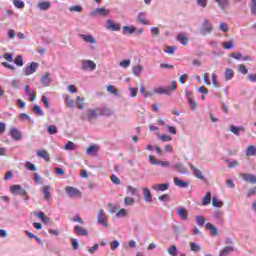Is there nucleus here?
I'll return each instance as SVG.
<instances>
[{
    "label": "nucleus",
    "instance_id": "f257e3e1",
    "mask_svg": "<svg viewBox=\"0 0 256 256\" xmlns=\"http://www.w3.org/2000/svg\"><path fill=\"white\" fill-rule=\"evenodd\" d=\"M101 116V108L87 109L82 115V121H93Z\"/></svg>",
    "mask_w": 256,
    "mask_h": 256
},
{
    "label": "nucleus",
    "instance_id": "f03ea898",
    "mask_svg": "<svg viewBox=\"0 0 256 256\" xmlns=\"http://www.w3.org/2000/svg\"><path fill=\"white\" fill-rule=\"evenodd\" d=\"M80 69L82 71H95L97 69V64L93 60H81Z\"/></svg>",
    "mask_w": 256,
    "mask_h": 256
},
{
    "label": "nucleus",
    "instance_id": "7ed1b4c3",
    "mask_svg": "<svg viewBox=\"0 0 256 256\" xmlns=\"http://www.w3.org/2000/svg\"><path fill=\"white\" fill-rule=\"evenodd\" d=\"M209 33H213V25L208 19H205L202 23L200 34L205 36L209 35Z\"/></svg>",
    "mask_w": 256,
    "mask_h": 256
},
{
    "label": "nucleus",
    "instance_id": "20e7f679",
    "mask_svg": "<svg viewBox=\"0 0 256 256\" xmlns=\"http://www.w3.org/2000/svg\"><path fill=\"white\" fill-rule=\"evenodd\" d=\"M65 191L70 199L81 198V190L73 186H66Z\"/></svg>",
    "mask_w": 256,
    "mask_h": 256
},
{
    "label": "nucleus",
    "instance_id": "39448f33",
    "mask_svg": "<svg viewBox=\"0 0 256 256\" xmlns=\"http://www.w3.org/2000/svg\"><path fill=\"white\" fill-rule=\"evenodd\" d=\"M97 223L98 225H102V227H109V223H107V214L103 209L98 210Z\"/></svg>",
    "mask_w": 256,
    "mask_h": 256
},
{
    "label": "nucleus",
    "instance_id": "423d86ee",
    "mask_svg": "<svg viewBox=\"0 0 256 256\" xmlns=\"http://www.w3.org/2000/svg\"><path fill=\"white\" fill-rule=\"evenodd\" d=\"M37 69H39V63L32 62L29 66L24 67L23 73L24 75H26V77H29V75H33V73H36Z\"/></svg>",
    "mask_w": 256,
    "mask_h": 256
},
{
    "label": "nucleus",
    "instance_id": "0eeeda50",
    "mask_svg": "<svg viewBox=\"0 0 256 256\" xmlns=\"http://www.w3.org/2000/svg\"><path fill=\"white\" fill-rule=\"evenodd\" d=\"M9 135L14 141H21L23 139V133L14 126L10 127Z\"/></svg>",
    "mask_w": 256,
    "mask_h": 256
},
{
    "label": "nucleus",
    "instance_id": "6e6552de",
    "mask_svg": "<svg viewBox=\"0 0 256 256\" xmlns=\"http://www.w3.org/2000/svg\"><path fill=\"white\" fill-rule=\"evenodd\" d=\"M10 193L12 195L27 196V191L19 184H14L10 187Z\"/></svg>",
    "mask_w": 256,
    "mask_h": 256
},
{
    "label": "nucleus",
    "instance_id": "1a4fd4ad",
    "mask_svg": "<svg viewBox=\"0 0 256 256\" xmlns=\"http://www.w3.org/2000/svg\"><path fill=\"white\" fill-rule=\"evenodd\" d=\"M106 29H108V31H121V24L115 22L114 20L108 19Z\"/></svg>",
    "mask_w": 256,
    "mask_h": 256
},
{
    "label": "nucleus",
    "instance_id": "9d476101",
    "mask_svg": "<svg viewBox=\"0 0 256 256\" xmlns=\"http://www.w3.org/2000/svg\"><path fill=\"white\" fill-rule=\"evenodd\" d=\"M185 95L188 99V103L190 105V109L192 111L197 110V102H195V98L193 97V92L191 91H185Z\"/></svg>",
    "mask_w": 256,
    "mask_h": 256
},
{
    "label": "nucleus",
    "instance_id": "9b49d317",
    "mask_svg": "<svg viewBox=\"0 0 256 256\" xmlns=\"http://www.w3.org/2000/svg\"><path fill=\"white\" fill-rule=\"evenodd\" d=\"M148 159L151 163V165H161V167H170L171 163L169 161H161V160H156L155 156L149 155Z\"/></svg>",
    "mask_w": 256,
    "mask_h": 256
},
{
    "label": "nucleus",
    "instance_id": "f8f14e48",
    "mask_svg": "<svg viewBox=\"0 0 256 256\" xmlns=\"http://www.w3.org/2000/svg\"><path fill=\"white\" fill-rule=\"evenodd\" d=\"M74 233L78 235V237H87L89 235V231L79 225L74 226Z\"/></svg>",
    "mask_w": 256,
    "mask_h": 256
},
{
    "label": "nucleus",
    "instance_id": "ddd939ff",
    "mask_svg": "<svg viewBox=\"0 0 256 256\" xmlns=\"http://www.w3.org/2000/svg\"><path fill=\"white\" fill-rule=\"evenodd\" d=\"M177 215L182 221H187L189 219V212L184 207H179L177 209Z\"/></svg>",
    "mask_w": 256,
    "mask_h": 256
},
{
    "label": "nucleus",
    "instance_id": "4468645a",
    "mask_svg": "<svg viewBox=\"0 0 256 256\" xmlns=\"http://www.w3.org/2000/svg\"><path fill=\"white\" fill-rule=\"evenodd\" d=\"M190 169L192 170L194 177H196V179H200V181H205V176L203 175V172H201L200 169L195 167L193 164H190Z\"/></svg>",
    "mask_w": 256,
    "mask_h": 256
},
{
    "label": "nucleus",
    "instance_id": "2eb2a0df",
    "mask_svg": "<svg viewBox=\"0 0 256 256\" xmlns=\"http://www.w3.org/2000/svg\"><path fill=\"white\" fill-rule=\"evenodd\" d=\"M229 129L230 132L233 133V135H236V137H239L241 133H245V127L243 126L230 125Z\"/></svg>",
    "mask_w": 256,
    "mask_h": 256
},
{
    "label": "nucleus",
    "instance_id": "dca6fc26",
    "mask_svg": "<svg viewBox=\"0 0 256 256\" xmlns=\"http://www.w3.org/2000/svg\"><path fill=\"white\" fill-rule=\"evenodd\" d=\"M91 15L92 17H97V15H100L101 17H107L109 15V10L105 8H97L91 12Z\"/></svg>",
    "mask_w": 256,
    "mask_h": 256
},
{
    "label": "nucleus",
    "instance_id": "f3484780",
    "mask_svg": "<svg viewBox=\"0 0 256 256\" xmlns=\"http://www.w3.org/2000/svg\"><path fill=\"white\" fill-rule=\"evenodd\" d=\"M151 189L153 191H167V189H169V183H157L152 185Z\"/></svg>",
    "mask_w": 256,
    "mask_h": 256
},
{
    "label": "nucleus",
    "instance_id": "a211bd4d",
    "mask_svg": "<svg viewBox=\"0 0 256 256\" xmlns=\"http://www.w3.org/2000/svg\"><path fill=\"white\" fill-rule=\"evenodd\" d=\"M142 193L146 203H153V195L151 194V190H149V188H143Z\"/></svg>",
    "mask_w": 256,
    "mask_h": 256
},
{
    "label": "nucleus",
    "instance_id": "6ab92c4d",
    "mask_svg": "<svg viewBox=\"0 0 256 256\" xmlns=\"http://www.w3.org/2000/svg\"><path fill=\"white\" fill-rule=\"evenodd\" d=\"M240 177L246 181V183H252V184H255L256 183V175L254 174H247V173H244V174H241Z\"/></svg>",
    "mask_w": 256,
    "mask_h": 256
},
{
    "label": "nucleus",
    "instance_id": "aec40b11",
    "mask_svg": "<svg viewBox=\"0 0 256 256\" xmlns=\"http://www.w3.org/2000/svg\"><path fill=\"white\" fill-rule=\"evenodd\" d=\"M135 31H137V28L134 25L122 27L123 35H133Z\"/></svg>",
    "mask_w": 256,
    "mask_h": 256
},
{
    "label": "nucleus",
    "instance_id": "412c9836",
    "mask_svg": "<svg viewBox=\"0 0 256 256\" xmlns=\"http://www.w3.org/2000/svg\"><path fill=\"white\" fill-rule=\"evenodd\" d=\"M100 115H103L104 117H111L115 115V111L111 108L102 107L100 108Z\"/></svg>",
    "mask_w": 256,
    "mask_h": 256
},
{
    "label": "nucleus",
    "instance_id": "4be33fe9",
    "mask_svg": "<svg viewBox=\"0 0 256 256\" xmlns=\"http://www.w3.org/2000/svg\"><path fill=\"white\" fill-rule=\"evenodd\" d=\"M40 83H42V85L44 87H49L50 83H51V77L49 72H46L40 79Z\"/></svg>",
    "mask_w": 256,
    "mask_h": 256
},
{
    "label": "nucleus",
    "instance_id": "5701e85b",
    "mask_svg": "<svg viewBox=\"0 0 256 256\" xmlns=\"http://www.w3.org/2000/svg\"><path fill=\"white\" fill-rule=\"evenodd\" d=\"M80 37L85 41L86 43H90L91 45L97 44V39L93 37V35H85L81 34Z\"/></svg>",
    "mask_w": 256,
    "mask_h": 256
},
{
    "label": "nucleus",
    "instance_id": "b1692460",
    "mask_svg": "<svg viewBox=\"0 0 256 256\" xmlns=\"http://www.w3.org/2000/svg\"><path fill=\"white\" fill-rule=\"evenodd\" d=\"M174 185H176L177 187H180L181 189H187V187H189L188 182H185V181L179 179L178 177L174 178Z\"/></svg>",
    "mask_w": 256,
    "mask_h": 256
},
{
    "label": "nucleus",
    "instance_id": "393cba45",
    "mask_svg": "<svg viewBox=\"0 0 256 256\" xmlns=\"http://www.w3.org/2000/svg\"><path fill=\"white\" fill-rule=\"evenodd\" d=\"M206 229L208 231H210V234L215 237L219 234V230L217 229V227H215V225H213L212 223H207L205 225Z\"/></svg>",
    "mask_w": 256,
    "mask_h": 256
},
{
    "label": "nucleus",
    "instance_id": "a878e982",
    "mask_svg": "<svg viewBox=\"0 0 256 256\" xmlns=\"http://www.w3.org/2000/svg\"><path fill=\"white\" fill-rule=\"evenodd\" d=\"M233 251H235V248L233 246H226L220 251L219 256H229L231 255V253H233Z\"/></svg>",
    "mask_w": 256,
    "mask_h": 256
},
{
    "label": "nucleus",
    "instance_id": "bb28decb",
    "mask_svg": "<svg viewBox=\"0 0 256 256\" xmlns=\"http://www.w3.org/2000/svg\"><path fill=\"white\" fill-rule=\"evenodd\" d=\"M246 157H255L256 155V146L249 145L245 150Z\"/></svg>",
    "mask_w": 256,
    "mask_h": 256
},
{
    "label": "nucleus",
    "instance_id": "cd10ccee",
    "mask_svg": "<svg viewBox=\"0 0 256 256\" xmlns=\"http://www.w3.org/2000/svg\"><path fill=\"white\" fill-rule=\"evenodd\" d=\"M223 215H224L223 211L216 210L214 212V219H216V221H218V223L223 224V223H225V218H223Z\"/></svg>",
    "mask_w": 256,
    "mask_h": 256
},
{
    "label": "nucleus",
    "instance_id": "c85d7f7f",
    "mask_svg": "<svg viewBox=\"0 0 256 256\" xmlns=\"http://www.w3.org/2000/svg\"><path fill=\"white\" fill-rule=\"evenodd\" d=\"M177 41H179V43H182L183 45L187 46L189 43V38L185 35V33L180 32L177 36Z\"/></svg>",
    "mask_w": 256,
    "mask_h": 256
},
{
    "label": "nucleus",
    "instance_id": "c756f323",
    "mask_svg": "<svg viewBox=\"0 0 256 256\" xmlns=\"http://www.w3.org/2000/svg\"><path fill=\"white\" fill-rule=\"evenodd\" d=\"M140 93H141V95H143V97L145 99H147V98L153 97V95H155V90L154 91L145 90V87L140 86Z\"/></svg>",
    "mask_w": 256,
    "mask_h": 256
},
{
    "label": "nucleus",
    "instance_id": "7c9ffc66",
    "mask_svg": "<svg viewBox=\"0 0 256 256\" xmlns=\"http://www.w3.org/2000/svg\"><path fill=\"white\" fill-rule=\"evenodd\" d=\"M37 7L40 11H48L51 7V2L49 1L39 2Z\"/></svg>",
    "mask_w": 256,
    "mask_h": 256
},
{
    "label": "nucleus",
    "instance_id": "2f4dec72",
    "mask_svg": "<svg viewBox=\"0 0 256 256\" xmlns=\"http://www.w3.org/2000/svg\"><path fill=\"white\" fill-rule=\"evenodd\" d=\"M154 93H156L157 95H171L167 86L155 88Z\"/></svg>",
    "mask_w": 256,
    "mask_h": 256
},
{
    "label": "nucleus",
    "instance_id": "473e14b6",
    "mask_svg": "<svg viewBox=\"0 0 256 256\" xmlns=\"http://www.w3.org/2000/svg\"><path fill=\"white\" fill-rule=\"evenodd\" d=\"M98 152H99V147L97 145H90L86 149V154L87 155H97Z\"/></svg>",
    "mask_w": 256,
    "mask_h": 256
},
{
    "label": "nucleus",
    "instance_id": "72a5a7b5",
    "mask_svg": "<svg viewBox=\"0 0 256 256\" xmlns=\"http://www.w3.org/2000/svg\"><path fill=\"white\" fill-rule=\"evenodd\" d=\"M36 155L40 157V159H44V161H49V153L47 150H37Z\"/></svg>",
    "mask_w": 256,
    "mask_h": 256
},
{
    "label": "nucleus",
    "instance_id": "f704fd0d",
    "mask_svg": "<svg viewBox=\"0 0 256 256\" xmlns=\"http://www.w3.org/2000/svg\"><path fill=\"white\" fill-rule=\"evenodd\" d=\"M174 169L175 171H177L178 173H181L182 175H185L187 173V169H185V166L183 165V163H176L174 165Z\"/></svg>",
    "mask_w": 256,
    "mask_h": 256
},
{
    "label": "nucleus",
    "instance_id": "c9c22d12",
    "mask_svg": "<svg viewBox=\"0 0 256 256\" xmlns=\"http://www.w3.org/2000/svg\"><path fill=\"white\" fill-rule=\"evenodd\" d=\"M147 13L145 12H140L138 15H137V20L139 21V23H141L142 25H149V21H147L145 19Z\"/></svg>",
    "mask_w": 256,
    "mask_h": 256
},
{
    "label": "nucleus",
    "instance_id": "e433bc0d",
    "mask_svg": "<svg viewBox=\"0 0 256 256\" xmlns=\"http://www.w3.org/2000/svg\"><path fill=\"white\" fill-rule=\"evenodd\" d=\"M44 199L48 201V199H51V186H44L42 188Z\"/></svg>",
    "mask_w": 256,
    "mask_h": 256
},
{
    "label": "nucleus",
    "instance_id": "4c0bfd02",
    "mask_svg": "<svg viewBox=\"0 0 256 256\" xmlns=\"http://www.w3.org/2000/svg\"><path fill=\"white\" fill-rule=\"evenodd\" d=\"M234 75H235V71H233V69L227 68L225 70V80L226 81H231V79H233Z\"/></svg>",
    "mask_w": 256,
    "mask_h": 256
},
{
    "label": "nucleus",
    "instance_id": "58836bf2",
    "mask_svg": "<svg viewBox=\"0 0 256 256\" xmlns=\"http://www.w3.org/2000/svg\"><path fill=\"white\" fill-rule=\"evenodd\" d=\"M132 72L133 75H135V77H139V75H141V73H143V66L141 65H136L132 68Z\"/></svg>",
    "mask_w": 256,
    "mask_h": 256
},
{
    "label": "nucleus",
    "instance_id": "ea45409f",
    "mask_svg": "<svg viewBox=\"0 0 256 256\" xmlns=\"http://www.w3.org/2000/svg\"><path fill=\"white\" fill-rule=\"evenodd\" d=\"M211 204V192H207L202 200V205L207 207V205Z\"/></svg>",
    "mask_w": 256,
    "mask_h": 256
},
{
    "label": "nucleus",
    "instance_id": "a19ab883",
    "mask_svg": "<svg viewBox=\"0 0 256 256\" xmlns=\"http://www.w3.org/2000/svg\"><path fill=\"white\" fill-rule=\"evenodd\" d=\"M138 191H139V190H137V188H135V187H133V186H131V185H128V186L126 187V193H127V195H134V196H136L137 193H138Z\"/></svg>",
    "mask_w": 256,
    "mask_h": 256
},
{
    "label": "nucleus",
    "instance_id": "79ce46f5",
    "mask_svg": "<svg viewBox=\"0 0 256 256\" xmlns=\"http://www.w3.org/2000/svg\"><path fill=\"white\" fill-rule=\"evenodd\" d=\"M32 111H33V113H35V115H40L41 117H43V115H45V112L42 111L41 106H39V105H34L32 107Z\"/></svg>",
    "mask_w": 256,
    "mask_h": 256
},
{
    "label": "nucleus",
    "instance_id": "37998d69",
    "mask_svg": "<svg viewBox=\"0 0 256 256\" xmlns=\"http://www.w3.org/2000/svg\"><path fill=\"white\" fill-rule=\"evenodd\" d=\"M124 205H126V207H131L132 205H135V198L129 196L125 197Z\"/></svg>",
    "mask_w": 256,
    "mask_h": 256
},
{
    "label": "nucleus",
    "instance_id": "c03bdc74",
    "mask_svg": "<svg viewBox=\"0 0 256 256\" xmlns=\"http://www.w3.org/2000/svg\"><path fill=\"white\" fill-rule=\"evenodd\" d=\"M225 163L228 164L229 169H234L235 167H239V161L237 160H225Z\"/></svg>",
    "mask_w": 256,
    "mask_h": 256
},
{
    "label": "nucleus",
    "instance_id": "a18cd8bd",
    "mask_svg": "<svg viewBox=\"0 0 256 256\" xmlns=\"http://www.w3.org/2000/svg\"><path fill=\"white\" fill-rule=\"evenodd\" d=\"M106 91H108V93H111L112 95H115V97H119V92L117 91V89H115V86L113 85H108Z\"/></svg>",
    "mask_w": 256,
    "mask_h": 256
},
{
    "label": "nucleus",
    "instance_id": "49530a36",
    "mask_svg": "<svg viewBox=\"0 0 256 256\" xmlns=\"http://www.w3.org/2000/svg\"><path fill=\"white\" fill-rule=\"evenodd\" d=\"M216 3H218L220 9H227L229 7V0H216Z\"/></svg>",
    "mask_w": 256,
    "mask_h": 256
},
{
    "label": "nucleus",
    "instance_id": "de8ad7c7",
    "mask_svg": "<svg viewBox=\"0 0 256 256\" xmlns=\"http://www.w3.org/2000/svg\"><path fill=\"white\" fill-rule=\"evenodd\" d=\"M212 205L213 207H217L218 209H220V207H223V202L214 196L212 198Z\"/></svg>",
    "mask_w": 256,
    "mask_h": 256
},
{
    "label": "nucleus",
    "instance_id": "09e8293b",
    "mask_svg": "<svg viewBox=\"0 0 256 256\" xmlns=\"http://www.w3.org/2000/svg\"><path fill=\"white\" fill-rule=\"evenodd\" d=\"M64 149L66 151H75V149H77V147L75 146V143H73L72 141H68L66 143V145L64 146Z\"/></svg>",
    "mask_w": 256,
    "mask_h": 256
},
{
    "label": "nucleus",
    "instance_id": "8fccbe9b",
    "mask_svg": "<svg viewBox=\"0 0 256 256\" xmlns=\"http://www.w3.org/2000/svg\"><path fill=\"white\" fill-rule=\"evenodd\" d=\"M190 249L194 253H199V251H201V246L199 244L195 243V242H191L190 243Z\"/></svg>",
    "mask_w": 256,
    "mask_h": 256
},
{
    "label": "nucleus",
    "instance_id": "3c124183",
    "mask_svg": "<svg viewBox=\"0 0 256 256\" xmlns=\"http://www.w3.org/2000/svg\"><path fill=\"white\" fill-rule=\"evenodd\" d=\"M13 5L16 9H23L25 7V2L22 0H13Z\"/></svg>",
    "mask_w": 256,
    "mask_h": 256
},
{
    "label": "nucleus",
    "instance_id": "603ef678",
    "mask_svg": "<svg viewBox=\"0 0 256 256\" xmlns=\"http://www.w3.org/2000/svg\"><path fill=\"white\" fill-rule=\"evenodd\" d=\"M176 50H177V47H175V46H166L164 48V52L168 53V55H173Z\"/></svg>",
    "mask_w": 256,
    "mask_h": 256
},
{
    "label": "nucleus",
    "instance_id": "864d4df0",
    "mask_svg": "<svg viewBox=\"0 0 256 256\" xmlns=\"http://www.w3.org/2000/svg\"><path fill=\"white\" fill-rule=\"evenodd\" d=\"M219 29L220 31H222V33H228L229 32V25L225 22H221L219 25Z\"/></svg>",
    "mask_w": 256,
    "mask_h": 256
},
{
    "label": "nucleus",
    "instance_id": "5fc2aeb1",
    "mask_svg": "<svg viewBox=\"0 0 256 256\" xmlns=\"http://www.w3.org/2000/svg\"><path fill=\"white\" fill-rule=\"evenodd\" d=\"M249 7L251 15H256V0H251Z\"/></svg>",
    "mask_w": 256,
    "mask_h": 256
},
{
    "label": "nucleus",
    "instance_id": "6e6d98bb",
    "mask_svg": "<svg viewBox=\"0 0 256 256\" xmlns=\"http://www.w3.org/2000/svg\"><path fill=\"white\" fill-rule=\"evenodd\" d=\"M196 223L199 225V227H205V217L196 216Z\"/></svg>",
    "mask_w": 256,
    "mask_h": 256
},
{
    "label": "nucleus",
    "instance_id": "4d7b16f0",
    "mask_svg": "<svg viewBox=\"0 0 256 256\" xmlns=\"http://www.w3.org/2000/svg\"><path fill=\"white\" fill-rule=\"evenodd\" d=\"M76 105H77L78 109H84L85 104L83 103V98H81V96H78L76 98Z\"/></svg>",
    "mask_w": 256,
    "mask_h": 256
},
{
    "label": "nucleus",
    "instance_id": "13d9d810",
    "mask_svg": "<svg viewBox=\"0 0 256 256\" xmlns=\"http://www.w3.org/2000/svg\"><path fill=\"white\" fill-rule=\"evenodd\" d=\"M14 63L18 67H23V56H21V55L16 56Z\"/></svg>",
    "mask_w": 256,
    "mask_h": 256
},
{
    "label": "nucleus",
    "instance_id": "bf43d9fd",
    "mask_svg": "<svg viewBox=\"0 0 256 256\" xmlns=\"http://www.w3.org/2000/svg\"><path fill=\"white\" fill-rule=\"evenodd\" d=\"M47 131H48L49 135H56V133H57V126L50 125V126H48Z\"/></svg>",
    "mask_w": 256,
    "mask_h": 256
},
{
    "label": "nucleus",
    "instance_id": "052dcab7",
    "mask_svg": "<svg viewBox=\"0 0 256 256\" xmlns=\"http://www.w3.org/2000/svg\"><path fill=\"white\" fill-rule=\"evenodd\" d=\"M65 103H66L67 107H70L71 109H73V107H75V102L73 100H71V98L69 96L65 97Z\"/></svg>",
    "mask_w": 256,
    "mask_h": 256
},
{
    "label": "nucleus",
    "instance_id": "680f3d73",
    "mask_svg": "<svg viewBox=\"0 0 256 256\" xmlns=\"http://www.w3.org/2000/svg\"><path fill=\"white\" fill-rule=\"evenodd\" d=\"M131 66V60L130 59H126L120 62V67H122L123 69H127V67Z\"/></svg>",
    "mask_w": 256,
    "mask_h": 256
},
{
    "label": "nucleus",
    "instance_id": "e2e57ef3",
    "mask_svg": "<svg viewBox=\"0 0 256 256\" xmlns=\"http://www.w3.org/2000/svg\"><path fill=\"white\" fill-rule=\"evenodd\" d=\"M119 245H121V243H119V240H114V241L110 242L111 251H115V249H117L119 247Z\"/></svg>",
    "mask_w": 256,
    "mask_h": 256
},
{
    "label": "nucleus",
    "instance_id": "0e129e2a",
    "mask_svg": "<svg viewBox=\"0 0 256 256\" xmlns=\"http://www.w3.org/2000/svg\"><path fill=\"white\" fill-rule=\"evenodd\" d=\"M222 47L224 49H233V47H235V44L233 43V41L230 42H223L222 43Z\"/></svg>",
    "mask_w": 256,
    "mask_h": 256
},
{
    "label": "nucleus",
    "instance_id": "69168bd1",
    "mask_svg": "<svg viewBox=\"0 0 256 256\" xmlns=\"http://www.w3.org/2000/svg\"><path fill=\"white\" fill-rule=\"evenodd\" d=\"M25 167L29 171H37V166H35V164H33L31 162H26Z\"/></svg>",
    "mask_w": 256,
    "mask_h": 256
},
{
    "label": "nucleus",
    "instance_id": "338daca9",
    "mask_svg": "<svg viewBox=\"0 0 256 256\" xmlns=\"http://www.w3.org/2000/svg\"><path fill=\"white\" fill-rule=\"evenodd\" d=\"M168 253L171 256H177V246L173 245L170 248H168Z\"/></svg>",
    "mask_w": 256,
    "mask_h": 256
},
{
    "label": "nucleus",
    "instance_id": "774afa93",
    "mask_svg": "<svg viewBox=\"0 0 256 256\" xmlns=\"http://www.w3.org/2000/svg\"><path fill=\"white\" fill-rule=\"evenodd\" d=\"M253 195H256V187L251 188L248 190V192L246 193V197H253Z\"/></svg>",
    "mask_w": 256,
    "mask_h": 256
}]
</instances>
